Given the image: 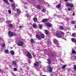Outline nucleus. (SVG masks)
I'll return each mask as SVG.
<instances>
[{"mask_svg": "<svg viewBox=\"0 0 76 76\" xmlns=\"http://www.w3.org/2000/svg\"><path fill=\"white\" fill-rule=\"evenodd\" d=\"M8 35L10 37H12V36H15L16 35V34L13 33L12 31H10L8 32Z\"/></svg>", "mask_w": 76, "mask_h": 76, "instance_id": "f257e3e1", "label": "nucleus"}, {"mask_svg": "<svg viewBox=\"0 0 76 76\" xmlns=\"http://www.w3.org/2000/svg\"><path fill=\"white\" fill-rule=\"evenodd\" d=\"M66 6L67 7H73L74 6L73 4L70 3H67L66 4Z\"/></svg>", "mask_w": 76, "mask_h": 76, "instance_id": "f03ea898", "label": "nucleus"}, {"mask_svg": "<svg viewBox=\"0 0 76 76\" xmlns=\"http://www.w3.org/2000/svg\"><path fill=\"white\" fill-rule=\"evenodd\" d=\"M47 71H48L49 72H52L53 69L50 66V65L48 66L47 69Z\"/></svg>", "mask_w": 76, "mask_h": 76, "instance_id": "7ed1b4c3", "label": "nucleus"}, {"mask_svg": "<svg viewBox=\"0 0 76 76\" xmlns=\"http://www.w3.org/2000/svg\"><path fill=\"white\" fill-rule=\"evenodd\" d=\"M27 55L28 57L29 58H32V55L29 52H28L27 53Z\"/></svg>", "mask_w": 76, "mask_h": 76, "instance_id": "20e7f679", "label": "nucleus"}, {"mask_svg": "<svg viewBox=\"0 0 76 76\" xmlns=\"http://www.w3.org/2000/svg\"><path fill=\"white\" fill-rule=\"evenodd\" d=\"M47 61H48V64H51V59L50 58H48L47 59Z\"/></svg>", "mask_w": 76, "mask_h": 76, "instance_id": "39448f33", "label": "nucleus"}, {"mask_svg": "<svg viewBox=\"0 0 76 76\" xmlns=\"http://www.w3.org/2000/svg\"><path fill=\"white\" fill-rule=\"evenodd\" d=\"M39 62L37 61L36 62L35 64H34V66H39Z\"/></svg>", "mask_w": 76, "mask_h": 76, "instance_id": "423d86ee", "label": "nucleus"}, {"mask_svg": "<svg viewBox=\"0 0 76 76\" xmlns=\"http://www.w3.org/2000/svg\"><path fill=\"white\" fill-rule=\"evenodd\" d=\"M54 43L55 44H56V45H57L58 44V42L57 41V40H54Z\"/></svg>", "mask_w": 76, "mask_h": 76, "instance_id": "0eeeda50", "label": "nucleus"}, {"mask_svg": "<svg viewBox=\"0 0 76 76\" xmlns=\"http://www.w3.org/2000/svg\"><path fill=\"white\" fill-rule=\"evenodd\" d=\"M48 21V20L47 19H44L42 20V22H47Z\"/></svg>", "mask_w": 76, "mask_h": 76, "instance_id": "6e6552de", "label": "nucleus"}, {"mask_svg": "<svg viewBox=\"0 0 76 76\" xmlns=\"http://www.w3.org/2000/svg\"><path fill=\"white\" fill-rule=\"evenodd\" d=\"M46 26H48V27H51L52 26L51 24H50L48 23H46Z\"/></svg>", "mask_w": 76, "mask_h": 76, "instance_id": "1a4fd4ad", "label": "nucleus"}, {"mask_svg": "<svg viewBox=\"0 0 76 76\" xmlns=\"http://www.w3.org/2000/svg\"><path fill=\"white\" fill-rule=\"evenodd\" d=\"M71 40H72V41L73 42H76V39L74 38H72L71 39Z\"/></svg>", "mask_w": 76, "mask_h": 76, "instance_id": "9d476101", "label": "nucleus"}, {"mask_svg": "<svg viewBox=\"0 0 76 76\" xmlns=\"http://www.w3.org/2000/svg\"><path fill=\"white\" fill-rule=\"evenodd\" d=\"M61 7V4H59L56 7L58 9H59Z\"/></svg>", "mask_w": 76, "mask_h": 76, "instance_id": "9b49d317", "label": "nucleus"}, {"mask_svg": "<svg viewBox=\"0 0 76 76\" xmlns=\"http://www.w3.org/2000/svg\"><path fill=\"white\" fill-rule=\"evenodd\" d=\"M43 25L42 24H39V27L40 29H42V27Z\"/></svg>", "mask_w": 76, "mask_h": 76, "instance_id": "f8f14e48", "label": "nucleus"}, {"mask_svg": "<svg viewBox=\"0 0 76 76\" xmlns=\"http://www.w3.org/2000/svg\"><path fill=\"white\" fill-rule=\"evenodd\" d=\"M10 53L11 54H12V55H14L15 54V52H14V51L11 50L10 51Z\"/></svg>", "mask_w": 76, "mask_h": 76, "instance_id": "ddd939ff", "label": "nucleus"}, {"mask_svg": "<svg viewBox=\"0 0 76 76\" xmlns=\"http://www.w3.org/2000/svg\"><path fill=\"white\" fill-rule=\"evenodd\" d=\"M3 0L6 3V4H9V3L8 2V1H7V0Z\"/></svg>", "mask_w": 76, "mask_h": 76, "instance_id": "4468645a", "label": "nucleus"}, {"mask_svg": "<svg viewBox=\"0 0 76 76\" xmlns=\"http://www.w3.org/2000/svg\"><path fill=\"white\" fill-rule=\"evenodd\" d=\"M33 26L34 28H35L36 29L38 28V26L36 25H34Z\"/></svg>", "mask_w": 76, "mask_h": 76, "instance_id": "2eb2a0df", "label": "nucleus"}, {"mask_svg": "<svg viewBox=\"0 0 76 76\" xmlns=\"http://www.w3.org/2000/svg\"><path fill=\"white\" fill-rule=\"evenodd\" d=\"M59 27L60 29H61V30H63V29H64V27L62 26H60Z\"/></svg>", "mask_w": 76, "mask_h": 76, "instance_id": "dca6fc26", "label": "nucleus"}, {"mask_svg": "<svg viewBox=\"0 0 76 76\" xmlns=\"http://www.w3.org/2000/svg\"><path fill=\"white\" fill-rule=\"evenodd\" d=\"M72 54H76V52L75 50H72Z\"/></svg>", "mask_w": 76, "mask_h": 76, "instance_id": "f3484780", "label": "nucleus"}, {"mask_svg": "<svg viewBox=\"0 0 76 76\" xmlns=\"http://www.w3.org/2000/svg\"><path fill=\"white\" fill-rule=\"evenodd\" d=\"M12 63L14 65H16V61H14L12 62Z\"/></svg>", "mask_w": 76, "mask_h": 76, "instance_id": "a211bd4d", "label": "nucleus"}, {"mask_svg": "<svg viewBox=\"0 0 76 76\" xmlns=\"http://www.w3.org/2000/svg\"><path fill=\"white\" fill-rule=\"evenodd\" d=\"M56 35L58 37H61V35L58 33H56Z\"/></svg>", "mask_w": 76, "mask_h": 76, "instance_id": "6ab92c4d", "label": "nucleus"}, {"mask_svg": "<svg viewBox=\"0 0 76 76\" xmlns=\"http://www.w3.org/2000/svg\"><path fill=\"white\" fill-rule=\"evenodd\" d=\"M37 39H41V37L39 35H37Z\"/></svg>", "mask_w": 76, "mask_h": 76, "instance_id": "aec40b11", "label": "nucleus"}, {"mask_svg": "<svg viewBox=\"0 0 76 76\" xmlns=\"http://www.w3.org/2000/svg\"><path fill=\"white\" fill-rule=\"evenodd\" d=\"M1 46H2V47H5V44L4 43H2L1 44Z\"/></svg>", "mask_w": 76, "mask_h": 76, "instance_id": "412c9836", "label": "nucleus"}, {"mask_svg": "<svg viewBox=\"0 0 76 76\" xmlns=\"http://www.w3.org/2000/svg\"><path fill=\"white\" fill-rule=\"evenodd\" d=\"M23 45V43L22 42H19V46H22Z\"/></svg>", "mask_w": 76, "mask_h": 76, "instance_id": "4be33fe9", "label": "nucleus"}, {"mask_svg": "<svg viewBox=\"0 0 76 76\" xmlns=\"http://www.w3.org/2000/svg\"><path fill=\"white\" fill-rule=\"evenodd\" d=\"M12 7L13 9H15V5L12 4Z\"/></svg>", "mask_w": 76, "mask_h": 76, "instance_id": "5701e85b", "label": "nucleus"}, {"mask_svg": "<svg viewBox=\"0 0 76 76\" xmlns=\"http://www.w3.org/2000/svg\"><path fill=\"white\" fill-rule=\"evenodd\" d=\"M50 54H51V57H53V56H54V54L53 52H52L50 53Z\"/></svg>", "mask_w": 76, "mask_h": 76, "instance_id": "b1692460", "label": "nucleus"}, {"mask_svg": "<svg viewBox=\"0 0 76 76\" xmlns=\"http://www.w3.org/2000/svg\"><path fill=\"white\" fill-rule=\"evenodd\" d=\"M41 37L42 38H44L45 36H44V35L43 34H41Z\"/></svg>", "mask_w": 76, "mask_h": 76, "instance_id": "393cba45", "label": "nucleus"}, {"mask_svg": "<svg viewBox=\"0 0 76 76\" xmlns=\"http://www.w3.org/2000/svg\"><path fill=\"white\" fill-rule=\"evenodd\" d=\"M7 23H10L12 22H11V21L10 20H8L6 22Z\"/></svg>", "mask_w": 76, "mask_h": 76, "instance_id": "a878e982", "label": "nucleus"}, {"mask_svg": "<svg viewBox=\"0 0 76 76\" xmlns=\"http://www.w3.org/2000/svg\"><path fill=\"white\" fill-rule=\"evenodd\" d=\"M74 69L75 71H76V65H75L74 66Z\"/></svg>", "mask_w": 76, "mask_h": 76, "instance_id": "bb28decb", "label": "nucleus"}, {"mask_svg": "<svg viewBox=\"0 0 76 76\" xmlns=\"http://www.w3.org/2000/svg\"><path fill=\"white\" fill-rule=\"evenodd\" d=\"M33 20L34 22H37V18H34L33 19Z\"/></svg>", "mask_w": 76, "mask_h": 76, "instance_id": "cd10ccee", "label": "nucleus"}, {"mask_svg": "<svg viewBox=\"0 0 76 76\" xmlns=\"http://www.w3.org/2000/svg\"><path fill=\"white\" fill-rule=\"evenodd\" d=\"M45 33L46 35H47L48 34V31L47 30H46L45 31Z\"/></svg>", "mask_w": 76, "mask_h": 76, "instance_id": "c85d7f7f", "label": "nucleus"}, {"mask_svg": "<svg viewBox=\"0 0 76 76\" xmlns=\"http://www.w3.org/2000/svg\"><path fill=\"white\" fill-rule=\"evenodd\" d=\"M71 23L72 24H74L75 23V21L74 20H72L71 21Z\"/></svg>", "mask_w": 76, "mask_h": 76, "instance_id": "c756f323", "label": "nucleus"}, {"mask_svg": "<svg viewBox=\"0 0 76 76\" xmlns=\"http://www.w3.org/2000/svg\"><path fill=\"white\" fill-rule=\"evenodd\" d=\"M75 36H76V33H74L72 34V37H75Z\"/></svg>", "mask_w": 76, "mask_h": 76, "instance_id": "7c9ffc66", "label": "nucleus"}, {"mask_svg": "<svg viewBox=\"0 0 76 76\" xmlns=\"http://www.w3.org/2000/svg\"><path fill=\"white\" fill-rule=\"evenodd\" d=\"M5 53H9V50H5Z\"/></svg>", "mask_w": 76, "mask_h": 76, "instance_id": "2f4dec72", "label": "nucleus"}, {"mask_svg": "<svg viewBox=\"0 0 76 76\" xmlns=\"http://www.w3.org/2000/svg\"><path fill=\"white\" fill-rule=\"evenodd\" d=\"M31 42L32 43H34V39H31Z\"/></svg>", "mask_w": 76, "mask_h": 76, "instance_id": "473e14b6", "label": "nucleus"}, {"mask_svg": "<svg viewBox=\"0 0 76 76\" xmlns=\"http://www.w3.org/2000/svg\"><path fill=\"white\" fill-rule=\"evenodd\" d=\"M62 68L63 69H64L66 68V65H63L62 66Z\"/></svg>", "mask_w": 76, "mask_h": 76, "instance_id": "72a5a7b5", "label": "nucleus"}, {"mask_svg": "<svg viewBox=\"0 0 76 76\" xmlns=\"http://www.w3.org/2000/svg\"><path fill=\"white\" fill-rule=\"evenodd\" d=\"M42 12H44V13H45V9H43Z\"/></svg>", "mask_w": 76, "mask_h": 76, "instance_id": "f704fd0d", "label": "nucleus"}, {"mask_svg": "<svg viewBox=\"0 0 76 76\" xmlns=\"http://www.w3.org/2000/svg\"><path fill=\"white\" fill-rule=\"evenodd\" d=\"M17 13H19V9H17Z\"/></svg>", "mask_w": 76, "mask_h": 76, "instance_id": "c9c22d12", "label": "nucleus"}, {"mask_svg": "<svg viewBox=\"0 0 76 76\" xmlns=\"http://www.w3.org/2000/svg\"><path fill=\"white\" fill-rule=\"evenodd\" d=\"M26 17H29V14H26Z\"/></svg>", "mask_w": 76, "mask_h": 76, "instance_id": "e433bc0d", "label": "nucleus"}, {"mask_svg": "<svg viewBox=\"0 0 76 76\" xmlns=\"http://www.w3.org/2000/svg\"><path fill=\"white\" fill-rule=\"evenodd\" d=\"M37 8L38 9H40V8H41V7L40 6H37Z\"/></svg>", "mask_w": 76, "mask_h": 76, "instance_id": "4c0bfd02", "label": "nucleus"}, {"mask_svg": "<svg viewBox=\"0 0 76 76\" xmlns=\"http://www.w3.org/2000/svg\"><path fill=\"white\" fill-rule=\"evenodd\" d=\"M14 71H16L17 70V69L16 68H14Z\"/></svg>", "mask_w": 76, "mask_h": 76, "instance_id": "58836bf2", "label": "nucleus"}, {"mask_svg": "<svg viewBox=\"0 0 76 76\" xmlns=\"http://www.w3.org/2000/svg\"><path fill=\"white\" fill-rule=\"evenodd\" d=\"M10 27H12V26H13V25L12 24H10L9 25Z\"/></svg>", "mask_w": 76, "mask_h": 76, "instance_id": "ea45409f", "label": "nucleus"}, {"mask_svg": "<svg viewBox=\"0 0 76 76\" xmlns=\"http://www.w3.org/2000/svg\"><path fill=\"white\" fill-rule=\"evenodd\" d=\"M8 12H9V13H11V10H9L8 11Z\"/></svg>", "mask_w": 76, "mask_h": 76, "instance_id": "a19ab883", "label": "nucleus"}, {"mask_svg": "<svg viewBox=\"0 0 76 76\" xmlns=\"http://www.w3.org/2000/svg\"><path fill=\"white\" fill-rule=\"evenodd\" d=\"M68 11H70V10H71V9L69 8L68 9Z\"/></svg>", "mask_w": 76, "mask_h": 76, "instance_id": "79ce46f5", "label": "nucleus"}, {"mask_svg": "<svg viewBox=\"0 0 76 76\" xmlns=\"http://www.w3.org/2000/svg\"><path fill=\"white\" fill-rule=\"evenodd\" d=\"M53 75H56V74L55 73V72H54L53 73Z\"/></svg>", "mask_w": 76, "mask_h": 76, "instance_id": "37998d69", "label": "nucleus"}, {"mask_svg": "<svg viewBox=\"0 0 76 76\" xmlns=\"http://www.w3.org/2000/svg\"><path fill=\"white\" fill-rule=\"evenodd\" d=\"M19 28H22V26H19Z\"/></svg>", "mask_w": 76, "mask_h": 76, "instance_id": "c03bdc74", "label": "nucleus"}, {"mask_svg": "<svg viewBox=\"0 0 76 76\" xmlns=\"http://www.w3.org/2000/svg\"><path fill=\"white\" fill-rule=\"evenodd\" d=\"M3 71H2V69H0V72H2Z\"/></svg>", "mask_w": 76, "mask_h": 76, "instance_id": "a18cd8bd", "label": "nucleus"}, {"mask_svg": "<svg viewBox=\"0 0 76 76\" xmlns=\"http://www.w3.org/2000/svg\"><path fill=\"white\" fill-rule=\"evenodd\" d=\"M74 59H75V60H76V56H75L74 57Z\"/></svg>", "mask_w": 76, "mask_h": 76, "instance_id": "49530a36", "label": "nucleus"}, {"mask_svg": "<svg viewBox=\"0 0 76 76\" xmlns=\"http://www.w3.org/2000/svg\"><path fill=\"white\" fill-rule=\"evenodd\" d=\"M17 44L18 45H19V42H18L17 43Z\"/></svg>", "mask_w": 76, "mask_h": 76, "instance_id": "de8ad7c7", "label": "nucleus"}, {"mask_svg": "<svg viewBox=\"0 0 76 76\" xmlns=\"http://www.w3.org/2000/svg\"><path fill=\"white\" fill-rule=\"evenodd\" d=\"M72 15H73V16H75V13H73L72 14Z\"/></svg>", "mask_w": 76, "mask_h": 76, "instance_id": "09e8293b", "label": "nucleus"}, {"mask_svg": "<svg viewBox=\"0 0 76 76\" xmlns=\"http://www.w3.org/2000/svg\"><path fill=\"white\" fill-rule=\"evenodd\" d=\"M20 69L22 71V69H23V68H20Z\"/></svg>", "mask_w": 76, "mask_h": 76, "instance_id": "8fccbe9b", "label": "nucleus"}, {"mask_svg": "<svg viewBox=\"0 0 76 76\" xmlns=\"http://www.w3.org/2000/svg\"><path fill=\"white\" fill-rule=\"evenodd\" d=\"M42 66H41L39 67V69H41V67H42Z\"/></svg>", "mask_w": 76, "mask_h": 76, "instance_id": "3c124183", "label": "nucleus"}, {"mask_svg": "<svg viewBox=\"0 0 76 76\" xmlns=\"http://www.w3.org/2000/svg\"><path fill=\"white\" fill-rule=\"evenodd\" d=\"M10 1H13V0H9Z\"/></svg>", "mask_w": 76, "mask_h": 76, "instance_id": "603ef678", "label": "nucleus"}, {"mask_svg": "<svg viewBox=\"0 0 76 76\" xmlns=\"http://www.w3.org/2000/svg\"><path fill=\"white\" fill-rule=\"evenodd\" d=\"M61 34H63V35H64V33H63V32H61Z\"/></svg>", "mask_w": 76, "mask_h": 76, "instance_id": "864d4df0", "label": "nucleus"}, {"mask_svg": "<svg viewBox=\"0 0 76 76\" xmlns=\"http://www.w3.org/2000/svg\"><path fill=\"white\" fill-rule=\"evenodd\" d=\"M33 56H34V57H36V55H33Z\"/></svg>", "mask_w": 76, "mask_h": 76, "instance_id": "5fc2aeb1", "label": "nucleus"}, {"mask_svg": "<svg viewBox=\"0 0 76 76\" xmlns=\"http://www.w3.org/2000/svg\"><path fill=\"white\" fill-rule=\"evenodd\" d=\"M27 70H29V68H28V67H27Z\"/></svg>", "mask_w": 76, "mask_h": 76, "instance_id": "6e6d98bb", "label": "nucleus"}, {"mask_svg": "<svg viewBox=\"0 0 76 76\" xmlns=\"http://www.w3.org/2000/svg\"><path fill=\"white\" fill-rule=\"evenodd\" d=\"M10 67H11V66H12V65H10Z\"/></svg>", "mask_w": 76, "mask_h": 76, "instance_id": "4d7b16f0", "label": "nucleus"}, {"mask_svg": "<svg viewBox=\"0 0 76 76\" xmlns=\"http://www.w3.org/2000/svg\"><path fill=\"white\" fill-rule=\"evenodd\" d=\"M64 1H68V0H64Z\"/></svg>", "mask_w": 76, "mask_h": 76, "instance_id": "13d9d810", "label": "nucleus"}, {"mask_svg": "<svg viewBox=\"0 0 76 76\" xmlns=\"http://www.w3.org/2000/svg\"><path fill=\"white\" fill-rule=\"evenodd\" d=\"M39 63H41V62L40 61H39Z\"/></svg>", "mask_w": 76, "mask_h": 76, "instance_id": "bf43d9fd", "label": "nucleus"}]
</instances>
